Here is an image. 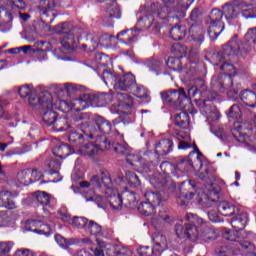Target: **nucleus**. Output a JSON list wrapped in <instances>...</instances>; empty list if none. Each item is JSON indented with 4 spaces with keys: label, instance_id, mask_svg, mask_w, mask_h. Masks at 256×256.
I'll return each instance as SVG.
<instances>
[{
    "label": "nucleus",
    "instance_id": "nucleus-1",
    "mask_svg": "<svg viewBox=\"0 0 256 256\" xmlns=\"http://www.w3.org/2000/svg\"><path fill=\"white\" fill-rule=\"evenodd\" d=\"M211 84L214 89L213 91H207L205 82L200 81L198 86L190 87L187 92H185L184 88L163 92L162 99L165 103H168L176 109H185L186 111H189L192 107L191 99L197 97V94L199 93L202 98L196 100V105L199 106L200 110L206 115L208 121H218L221 117L219 111H217L216 107L207 103H209V101H214V99L217 98V91L223 93V84H217V78H213Z\"/></svg>",
    "mask_w": 256,
    "mask_h": 256
},
{
    "label": "nucleus",
    "instance_id": "nucleus-2",
    "mask_svg": "<svg viewBox=\"0 0 256 256\" xmlns=\"http://www.w3.org/2000/svg\"><path fill=\"white\" fill-rule=\"evenodd\" d=\"M175 138L179 141L178 149L185 150L193 147L194 150L189 153L187 158L179 160L176 167L167 161L160 165L163 175L159 178V183L156 185L157 189L169 185V183H171L169 175H175L177 171H180V173H189V171H193V169L194 171H199V169L203 167V160H201L202 154L195 142H191V136L187 134V132L180 131L175 134Z\"/></svg>",
    "mask_w": 256,
    "mask_h": 256
},
{
    "label": "nucleus",
    "instance_id": "nucleus-3",
    "mask_svg": "<svg viewBox=\"0 0 256 256\" xmlns=\"http://www.w3.org/2000/svg\"><path fill=\"white\" fill-rule=\"evenodd\" d=\"M241 3V0H234L230 4H225L223 7V12L219 9H213L207 19V24L209 25L208 33L210 37L217 39L223 31H225V24L221 21L223 19V13L226 19H235L239 13H241V8L236 6Z\"/></svg>",
    "mask_w": 256,
    "mask_h": 256
},
{
    "label": "nucleus",
    "instance_id": "nucleus-4",
    "mask_svg": "<svg viewBox=\"0 0 256 256\" xmlns=\"http://www.w3.org/2000/svg\"><path fill=\"white\" fill-rule=\"evenodd\" d=\"M92 185L95 187H104L101 191L107 197L108 203L112 209L119 211L123 209V194H120L113 187V180L109 172H102V176H95L92 179Z\"/></svg>",
    "mask_w": 256,
    "mask_h": 256
},
{
    "label": "nucleus",
    "instance_id": "nucleus-5",
    "mask_svg": "<svg viewBox=\"0 0 256 256\" xmlns=\"http://www.w3.org/2000/svg\"><path fill=\"white\" fill-rule=\"evenodd\" d=\"M152 14L142 16L138 20V27L141 29H154V31H159L161 28V22L169 19V7L161 6L159 3H154L151 5Z\"/></svg>",
    "mask_w": 256,
    "mask_h": 256
},
{
    "label": "nucleus",
    "instance_id": "nucleus-6",
    "mask_svg": "<svg viewBox=\"0 0 256 256\" xmlns=\"http://www.w3.org/2000/svg\"><path fill=\"white\" fill-rule=\"evenodd\" d=\"M253 126L247 127V124H238L232 129V137L238 141V143H244L248 151L256 153V146L246 131H251Z\"/></svg>",
    "mask_w": 256,
    "mask_h": 256
},
{
    "label": "nucleus",
    "instance_id": "nucleus-7",
    "mask_svg": "<svg viewBox=\"0 0 256 256\" xmlns=\"http://www.w3.org/2000/svg\"><path fill=\"white\" fill-rule=\"evenodd\" d=\"M28 103L33 109L38 111H41L42 109H51V107H53V97L47 92L41 93L39 96L32 94L28 98Z\"/></svg>",
    "mask_w": 256,
    "mask_h": 256
},
{
    "label": "nucleus",
    "instance_id": "nucleus-8",
    "mask_svg": "<svg viewBox=\"0 0 256 256\" xmlns=\"http://www.w3.org/2000/svg\"><path fill=\"white\" fill-rule=\"evenodd\" d=\"M227 95L233 101H237L240 98L246 107H251L252 109L256 107V94L253 91L244 90L239 94L237 90L230 89Z\"/></svg>",
    "mask_w": 256,
    "mask_h": 256
},
{
    "label": "nucleus",
    "instance_id": "nucleus-9",
    "mask_svg": "<svg viewBox=\"0 0 256 256\" xmlns=\"http://www.w3.org/2000/svg\"><path fill=\"white\" fill-rule=\"evenodd\" d=\"M111 149V142L104 139L98 146L95 144H84L78 150L79 155H84V157H95L99 151H108Z\"/></svg>",
    "mask_w": 256,
    "mask_h": 256
},
{
    "label": "nucleus",
    "instance_id": "nucleus-10",
    "mask_svg": "<svg viewBox=\"0 0 256 256\" xmlns=\"http://www.w3.org/2000/svg\"><path fill=\"white\" fill-rule=\"evenodd\" d=\"M248 51L249 48H247V50H241V47H239V40L237 39V36H234L229 44L222 47L220 54H222V57H224V59L227 61L229 57H233L235 55H245V53Z\"/></svg>",
    "mask_w": 256,
    "mask_h": 256
},
{
    "label": "nucleus",
    "instance_id": "nucleus-11",
    "mask_svg": "<svg viewBox=\"0 0 256 256\" xmlns=\"http://www.w3.org/2000/svg\"><path fill=\"white\" fill-rule=\"evenodd\" d=\"M105 94H86L83 98L77 99L75 105H90V107H105Z\"/></svg>",
    "mask_w": 256,
    "mask_h": 256
},
{
    "label": "nucleus",
    "instance_id": "nucleus-12",
    "mask_svg": "<svg viewBox=\"0 0 256 256\" xmlns=\"http://www.w3.org/2000/svg\"><path fill=\"white\" fill-rule=\"evenodd\" d=\"M116 101L118 103H113L110 108L113 113H121V111L133 107V97L129 96V94L118 93L116 95Z\"/></svg>",
    "mask_w": 256,
    "mask_h": 256
},
{
    "label": "nucleus",
    "instance_id": "nucleus-13",
    "mask_svg": "<svg viewBox=\"0 0 256 256\" xmlns=\"http://www.w3.org/2000/svg\"><path fill=\"white\" fill-rule=\"evenodd\" d=\"M54 107L55 105L52 103V107L42 109V119L45 125H55L56 127H61V125H65V123H67V120H65V118L57 119V113L53 111Z\"/></svg>",
    "mask_w": 256,
    "mask_h": 256
},
{
    "label": "nucleus",
    "instance_id": "nucleus-14",
    "mask_svg": "<svg viewBox=\"0 0 256 256\" xmlns=\"http://www.w3.org/2000/svg\"><path fill=\"white\" fill-rule=\"evenodd\" d=\"M137 85L135 75L128 73L122 76H118V80L115 84L116 91H133V87Z\"/></svg>",
    "mask_w": 256,
    "mask_h": 256
},
{
    "label": "nucleus",
    "instance_id": "nucleus-15",
    "mask_svg": "<svg viewBox=\"0 0 256 256\" xmlns=\"http://www.w3.org/2000/svg\"><path fill=\"white\" fill-rule=\"evenodd\" d=\"M152 239L154 243L152 248V255L159 256L163 253V251H167V249H169L167 238L163 234L155 233Z\"/></svg>",
    "mask_w": 256,
    "mask_h": 256
},
{
    "label": "nucleus",
    "instance_id": "nucleus-16",
    "mask_svg": "<svg viewBox=\"0 0 256 256\" xmlns=\"http://www.w3.org/2000/svg\"><path fill=\"white\" fill-rule=\"evenodd\" d=\"M224 239L227 241H236L238 245L242 249H247L249 253H253L255 251V245L246 240H239V231H226L223 235Z\"/></svg>",
    "mask_w": 256,
    "mask_h": 256
},
{
    "label": "nucleus",
    "instance_id": "nucleus-17",
    "mask_svg": "<svg viewBox=\"0 0 256 256\" xmlns=\"http://www.w3.org/2000/svg\"><path fill=\"white\" fill-rule=\"evenodd\" d=\"M211 63L215 66H220L221 71H225L229 75H235V67H233L227 60L222 56L221 52L214 53L212 55Z\"/></svg>",
    "mask_w": 256,
    "mask_h": 256
},
{
    "label": "nucleus",
    "instance_id": "nucleus-18",
    "mask_svg": "<svg viewBox=\"0 0 256 256\" xmlns=\"http://www.w3.org/2000/svg\"><path fill=\"white\" fill-rule=\"evenodd\" d=\"M61 45L65 51L71 53V51H75V49L79 47V38L75 36V33L70 32L69 34H65L63 36Z\"/></svg>",
    "mask_w": 256,
    "mask_h": 256
},
{
    "label": "nucleus",
    "instance_id": "nucleus-19",
    "mask_svg": "<svg viewBox=\"0 0 256 256\" xmlns=\"http://www.w3.org/2000/svg\"><path fill=\"white\" fill-rule=\"evenodd\" d=\"M57 4L53 0L43 1L41 4L42 9V17L50 18L47 22L53 23V19L57 17V12H55V8Z\"/></svg>",
    "mask_w": 256,
    "mask_h": 256
},
{
    "label": "nucleus",
    "instance_id": "nucleus-20",
    "mask_svg": "<svg viewBox=\"0 0 256 256\" xmlns=\"http://www.w3.org/2000/svg\"><path fill=\"white\" fill-rule=\"evenodd\" d=\"M217 209L218 213L224 217H233L234 215H239V210H241L239 207L227 201L219 202Z\"/></svg>",
    "mask_w": 256,
    "mask_h": 256
},
{
    "label": "nucleus",
    "instance_id": "nucleus-21",
    "mask_svg": "<svg viewBox=\"0 0 256 256\" xmlns=\"http://www.w3.org/2000/svg\"><path fill=\"white\" fill-rule=\"evenodd\" d=\"M231 217V226L233 227V229H235V231H243V229H245V227L247 226V221L249 219L247 213L239 210L238 214H234V216Z\"/></svg>",
    "mask_w": 256,
    "mask_h": 256
},
{
    "label": "nucleus",
    "instance_id": "nucleus-22",
    "mask_svg": "<svg viewBox=\"0 0 256 256\" xmlns=\"http://www.w3.org/2000/svg\"><path fill=\"white\" fill-rule=\"evenodd\" d=\"M189 113H193L191 108H189V110L184 109V111L176 114L174 116V125H176V127H180V129H189Z\"/></svg>",
    "mask_w": 256,
    "mask_h": 256
},
{
    "label": "nucleus",
    "instance_id": "nucleus-23",
    "mask_svg": "<svg viewBox=\"0 0 256 256\" xmlns=\"http://www.w3.org/2000/svg\"><path fill=\"white\" fill-rule=\"evenodd\" d=\"M194 1L195 0H180L178 2V7H180V10H174V11L168 10L169 18L179 19V17H185V11H187V9L191 7V5H193Z\"/></svg>",
    "mask_w": 256,
    "mask_h": 256
},
{
    "label": "nucleus",
    "instance_id": "nucleus-24",
    "mask_svg": "<svg viewBox=\"0 0 256 256\" xmlns=\"http://www.w3.org/2000/svg\"><path fill=\"white\" fill-rule=\"evenodd\" d=\"M236 7H239L244 19H256V7L250 8L251 4L247 3V1L241 0V3H238Z\"/></svg>",
    "mask_w": 256,
    "mask_h": 256
},
{
    "label": "nucleus",
    "instance_id": "nucleus-25",
    "mask_svg": "<svg viewBox=\"0 0 256 256\" xmlns=\"http://www.w3.org/2000/svg\"><path fill=\"white\" fill-rule=\"evenodd\" d=\"M171 151H173V140L171 139L161 140L155 145L156 155H168Z\"/></svg>",
    "mask_w": 256,
    "mask_h": 256
},
{
    "label": "nucleus",
    "instance_id": "nucleus-26",
    "mask_svg": "<svg viewBox=\"0 0 256 256\" xmlns=\"http://www.w3.org/2000/svg\"><path fill=\"white\" fill-rule=\"evenodd\" d=\"M0 207L5 209H17L15 201H13V194L9 191L0 192Z\"/></svg>",
    "mask_w": 256,
    "mask_h": 256
},
{
    "label": "nucleus",
    "instance_id": "nucleus-27",
    "mask_svg": "<svg viewBox=\"0 0 256 256\" xmlns=\"http://www.w3.org/2000/svg\"><path fill=\"white\" fill-rule=\"evenodd\" d=\"M14 17H17V13L13 12V10L5 12L6 19H4V20L0 19L1 33H9V31H11V28H12L11 23L13 22Z\"/></svg>",
    "mask_w": 256,
    "mask_h": 256
},
{
    "label": "nucleus",
    "instance_id": "nucleus-28",
    "mask_svg": "<svg viewBox=\"0 0 256 256\" xmlns=\"http://www.w3.org/2000/svg\"><path fill=\"white\" fill-rule=\"evenodd\" d=\"M106 13L112 19H121V7L113 0H106Z\"/></svg>",
    "mask_w": 256,
    "mask_h": 256
},
{
    "label": "nucleus",
    "instance_id": "nucleus-29",
    "mask_svg": "<svg viewBox=\"0 0 256 256\" xmlns=\"http://www.w3.org/2000/svg\"><path fill=\"white\" fill-rule=\"evenodd\" d=\"M122 203L128 209H135L137 207V196L131 191L122 192Z\"/></svg>",
    "mask_w": 256,
    "mask_h": 256
},
{
    "label": "nucleus",
    "instance_id": "nucleus-30",
    "mask_svg": "<svg viewBox=\"0 0 256 256\" xmlns=\"http://www.w3.org/2000/svg\"><path fill=\"white\" fill-rule=\"evenodd\" d=\"M144 198L145 201L147 203H150L151 205H154L155 207H159V205H161V203H163V201H166L165 198H163V196H161L160 192H146L144 194Z\"/></svg>",
    "mask_w": 256,
    "mask_h": 256
},
{
    "label": "nucleus",
    "instance_id": "nucleus-31",
    "mask_svg": "<svg viewBox=\"0 0 256 256\" xmlns=\"http://www.w3.org/2000/svg\"><path fill=\"white\" fill-rule=\"evenodd\" d=\"M199 239H201L204 243H208V241H213L217 239V232L215 231V229L206 226L202 230H200Z\"/></svg>",
    "mask_w": 256,
    "mask_h": 256
},
{
    "label": "nucleus",
    "instance_id": "nucleus-32",
    "mask_svg": "<svg viewBox=\"0 0 256 256\" xmlns=\"http://www.w3.org/2000/svg\"><path fill=\"white\" fill-rule=\"evenodd\" d=\"M17 180L19 181L20 185H31V183H33V178H31V169L18 172Z\"/></svg>",
    "mask_w": 256,
    "mask_h": 256
},
{
    "label": "nucleus",
    "instance_id": "nucleus-33",
    "mask_svg": "<svg viewBox=\"0 0 256 256\" xmlns=\"http://www.w3.org/2000/svg\"><path fill=\"white\" fill-rule=\"evenodd\" d=\"M53 155L54 157H58V159H66V157H69L71 155L69 146H67L66 144H62L55 147L53 149Z\"/></svg>",
    "mask_w": 256,
    "mask_h": 256
},
{
    "label": "nucleus",
    "instance_id": "nucleus-34",
    "mask_svg": "<svg viewBox=\"0 0 256 256\" xmlns=\"http://www.w3.org/2000/svg\"><path fill=\"white\" fill-rule=\"evenodd\" d=\"M157 206H154L153 204L147 202L146 200L144 202H142L139 206H138V211L139 213H141L142 215H155V209Z\"/></svg>",
    "mask_w": 256,
    "mask_h": 256
},
{
    "label": "nucleus",
    "instance_id": "nucleus-35",
    "mask_svg": "<svg viewBox=\"0 0 256 256\" xmlns=\"http://www.w3.org/2000/svg\"><path fill=\"white\" fill-rule=\"evenodd\" d=\"M86 229L90 233V235H95L96 237L103 235V228L101 227V225L93 220H88Z\"/></svg>",
    "mask_w": 256,
    "mask_h": 256
},
{
    "label": "nucleus",
    "instance_id": "nucleus-36",
    "mask_svg": "<svg viewBox=\"0 0 256 256\" xmlns=\"http://www.w3.org/2000/svg\"><path fill=\"white\" fill-rule=\"evenodd\" d=\"M88 223L89 219L85 217L74 216L70 220V225H72V227H75L76 229H87Z\"/></svg>",
    "mask_w": 256,
    "mask_h": 256
},
{
    "label": "nucleus",
    "instance_id": "nucleus-37",
    "mask_svg": "<svg viewBox=\"0 0 256 256\" xmlns=\"http://www.w3.org/2000/svg\"><path fill=\"white\" fill-rule=\"evenodd\" d=\"M200 237L199 230L197 229L196 225L188 224L186 226V238L190 241H197Z\"/></svg>",
    "mask_w": 256,
    "mask_h": 256
},
{
    "label": "nucleus",
    "instance_id": "nucleus-38",
    "mask_svg": "<svg viewBox=\"0 0 256 256\" xmlns=\"http://www.w3.org/2000/svg\"><path fill=\"white\" fill-rule=\"evenodd\" d=\"M199 179L208 183V185H213V182L216 181L215 174L210 172L209 169L204 168L198 174Z\"/></svg>",
    "mask_w": 256,
    "mask_h": 256
},
{
    "label": "nucleus",
    "instance_id": "nucleus-39",
    "mask_svg": "<svg viewBox=\"0 0 256 256\" xmlns=\"http://www.w3.org/2000/svg\"><path fill=\"white\" fill-rule=\"evenodd\" d=\"M97 125H98L99 131H101V133H104V134L111 133V130L113 129V125H111V122L107 121L103 117H98Z\"/></svg>",
    "mask_w": 256,
    "mask_h": 256
},
{
    "label": "nucleus",
    "instance_id": "nucleus-40",
    "mask_svg": "<svg viewBox=\"0 0 256 256\" xmlns=\"http://www.w3.org/2000/svg\"><path fill=\"white\" fill-rule=\"evenodd\" d=\"M170 36L174 41H181L185 38V28L181 26H175L170 31Z\"/></svg>",
    "mask_w": 256,
    "mask_h": 256
},
{
    "label": "nucleus",
    "instance_id": "nucleus-41",
    "mask_svg": "<svg viewBox=\"0 0 256 256\" xmlns=\"http://www.w3.org/2000/svg\"><path fill=\"white\" fill-rule=\"evenodd\" d=\"M125 179L130 187H139L141 185V180H139V176L134 172L127 171Z\"/></svg>",
    "mask_w": 256,
    "mask_h": 256
},
{
    "label": "nucleus",
    "instance_id": "nucleus-42",
    "mask_svg": "<svg viewBox=\"0 0 256 256\" xmlns=\"http://www.w3.org/2000/svg\"><path fill=\"white\" fill-rule=\"evenodd\" d=\"M103 173H109V171L105 170V169H101L96 175L92 176L91 179H90V182L88 181H82L80 182V187H93L94 189H98L99 191H103V188L104 187H97L95 185H93V179H95V177H103Z\"/></svg>",
    "mask_w": 256,
    "mask_h": 256
},
{
    "label": "nucleus",
    "instance_id": "nucleus-43",
    "mask_svg": "<svg viewBox=\"0 0 256 256\" xmlns=\"http://www.w3.org/2000/svg\"><path fill=\"white\" fill-rule=\"evenodd\" d=\"M102 79L105 83V85H112L115 89V84L117 83L119 76L109 72V71H104L102 75Z\"/></svg>",
    "mask_w": 256,
    "mask_h": 256
},
{
    "label": "nucleus",
    "instance_id": "nucleus-44",
    "mask_svg": "<svg viewBox=\"0 0 256 256\" xmlns=\"http://www.w3.org/2000/svg\"><path fill=\"white\" fill-rule=\"evenodd\" d=\"M131 92L138 97V99H147L149 97V92L143 86L134 85Z\"/></svg>",
    "mask_w": 256,
    "mask_h": 256
},
{
    "label": "nucleus",
    "instance_id": "nucleus-45",
    "mask_svg": "<svg viewBox=\"0 0 256 256\" xmlns=\"http://www.w3.org/2000/svg\"><path fill=\"white\" fill-rule=\"evenodd\" d=\"M33 85L25 84L18 89V93L22 99L31 97L34 93Z\"/></svg>",
    "mask_w": 256,
    "mask_h": 256
},
{
    "label": "nucleus",
    "instance_id": "nucleus-46",
    "mask_svg": "<svg viewBox=\"0 0 256 256\" xmlns=\"http://www.w3.org/2000/svg\"><path fill=\"white\" fill-rule=\"evenodd\" d=\"M71 29L72 26L66 22L55 26L54 31L55 33H58V35H68L69 33H73Z\"/></svg>",
    "mask_w": 256,
    "mask_h": 256
},
{
    "label": "nucleus",
    "instance_id": "nucleus-47",
    "mask_svg": "<svg viewBox=\"0 0 256 256\" xmlns=\"http://www.w3.org/2000/svg\"><path fill=\"white\" fill-rule=\"evenodd\" d=\"M36 200L40 205H49L51 203V196L47 192L38 191L36 192Z\"/></svg>",
    "mask_w": 256,
    "mask_h": 256
},
{
    "label": "nucleus",
    "instance_id": "nucleus-48",
    "mask_svg": "<svg viewBox=\"0 0 256 256\" xmlns=\"http://www.w3.org/2000/svg\"><path fill=\"white\" fill-rule=\"evenodd\" d=\"M167 67L172 69V71H181V59L169 57L167 60Z\"/></svg>",
    "mask_w": 256,
    "mask_h": 256
},
{
    "label": "nucleus",
    "instance_id": "nucleus-49",
    "mask_svg": "<svg viewBox=\"0 0 256 256\" xmlns=\"http://www.w3.org/2000/svg\"><path fill=\"white\" fill-rule=\"evenodd\" d=\"M85 201L88 203L89 201H95L97 203L98 207H105L107 205V196L106 198L103 196H85L84 195Z\"/></svg>",
    "mask_w": 256,
    "mask_h": 256
},
{
    "label": "nucleus",
    "instance_id": "nucleus-50",
    "mask_svg": "<svg viewBox=\"0 0 256 256\" xmlns=\"http://www.w3.org/2000/svg\"><path fill=\"white\" fill-rule=\"evenodd\" d=\"M193 197H195V193L193 192H189V193H182L179 197H178V204H180L181 207H185L187 205V203H189V201H191V199H193Z\"/></svg>",
    "mask_w": 256,
    "mask_h": 256
},
{
    "label": "nucleus",
    "instance_id": "nucleus-51",
    "mask_svg": "<svg viewBox=\"0 0 256 256\" xmlns=\"http://www.w3.org/2000/svg\"><path fill=\"white\" fill-rule=\"evenodd\" d=\"M68 139L70 143H77L78 145H81L83 143L84 136L78 131H73L69 134Z\"/></svg>",
    "mask_w": 256,
    "mask_h": 256
},
{
    "label": "nucleus",
    "instance_id": "nucleus-52",
    "mask_svg": "<svg viewBox=\"0 0 256 256\" xmlns=\"http://www.w3.org/2000/svg\"><path fill=\"white\" fill-rule=\"evenodd\" d=\"M241 115H243V112L241 111L239 105H232L229 110L228 117H230L231 119H240Z\"/></svg>",
    "mask_w": 256,
    "mask_h": 256
},
{
    "label": "nucleus",
    "instance_id": "nucleus-53",
    "mask_svg": "<svg viewBox=\"0 0 256 256\" xmlns=\"http://www.w3.org/2000/svg\"><path fill=\"white\" fill-rule=\"evenodd\" d=\"M46 165H47L51 175L57 173V171H59V169H61V161H59L57 159H54V160L48 162Z\"/></svg>",
    "mask_w": 256,
    "mask_h": 256
},
{
    "label": "nucleus",
    "instance_id": "nucleus-54",
    "mask_svg": "<svg viewBox=\"0 0 256 256\" xmlns=\"http://www.w3.org/2000/svg\"><path fill=\"white\" fill-rule=\"evenodd\" d=\"M186 221L193 223L194 225H203V219L193 213L186 214Z\"/></svg>",
    "mask_w": 256,
    "mask_h": 256
},
{
    "label": "nucleus",
    "instance_id": "nucleus-55",
    "mask_svg": "<svg viewBox=\"0 0 256 256\" xmlns=\"http://www.w3.org/2000/svg\"><path fill=\"white\" fill-rule=\"evenodd\" d=\"M114 151L119 155H126V157H129V147L127 145L116 144L114 146Z\"/></svg>",
    "mask_w": 256,
    "mask_h": 256
},
{
    "label": "nucleus",
    "instance_id": "nucleus-56",
    "mask_svg": "<svg viewBox=\"0 0 256 256\" xmlns=\"http://www.w3.org/2000/svg\"><path fill=\"white\" fill-rule=\"evenodd\" d=\"M12 11L15 9H26L27 8V0H11Z\"/></svg>",
    "mask_w": 256,
    "mask_h": 256
},
{
    "label": "nucleus",
    "instance_id": "nucleus-57",
    "mask_svg": "<svg viewBox=\"0 0 256 256\" xmlns=\"http://www.w3.org/2000/svg\"><path fill=\"white\" fill-rule=\"evenodd\" d=\"M175 231H176V235H177V237H179V239L187 238V234H186L187 228L183 227L182 224H176Z\"/></svg>",
    "mask_w": 256,
    "mask_h": 256
},
{
    "label": "nucleus",
    "instance_id": "nucleus-58",
    "mask_svg": "<svg viewBox=\"0 0 256 256\" xmlns=\"http://www.w3.org/2000/svg\"><path fill=\"white\" fill-rule=\"evenodd\" d=\"M245 39L250 45L252 43H256V28L248 30L247 34L245 35Z\"/></svg>",
    "mask_w": 256,
    "mask_h": 256
},
{
    "label": "nucleus",
    "instance_id": "nucleus-59",
    "mask_svg": "<svg viewBox=\"0 0 256 256\" xmlns=\"http://www.w3.org/2000/svg\"><path fill=\"white\" fill-rule=\"evenodd\" d=\"M13 249V242H0V255L10 253Z\"/></svg>",
    "mask_w": 256,
    "mask_h": 256
},
{
    "label": "nucleus",
    "instance_id": "nucleus-60",
    "mask_svg": "<svg viewBox=\"0 0 256 256\" xmlns=\"http://www.w3.org/2000/svg\"><path fill=\"white\" fill-rule=\"evenodd\" d=\"M99 38L93 37L91 40L88 41V51H95L96 49H99Z\"/></svg>",
    "mask_w": 256,
    "mask_h": 256
},
{
    "label": "nucleus",
    "instance_id": "nucleus-61",
    "mask_svg": "<svg viewBox=\"0 0 256 256\" xmlns=\"http://www.w3.org/2000/svg\"><path fill=\"white\" fill-rule=\"evenodd\" d=\"M9 221H11V218L7 215V212H0V227H7Z\"/></svg>",
    "mask_w": 256,
    "mask_h": 256
},
{
    "label": "nucleus",
    "instance_id": "nucleus-62",
    "mask_svg": "<svg viewBox=\"0 0 256 256\" xmlns=\"http://www.w3.org/2000/svg\"><path fill=\"white\" fill-rule=\"evenodd\" d=\"M203 13L201 12L200 8H194L190 14L191 21H199Z\"/></svg>",
    "mask_w": 256,
    "mask_h": 256
},
{
    "label": "nucleus",
    "instance_id": "nucleus-63",
    "mask_svg": "<svg viewBox=\"0 0 256 256\" xmlns=\"http://www.w3.org/2000/svg\"><path fill=\"white\" fill-rule=\"evenodd\" d=\"M113 39L112 35L109 34H103L100 39H98V42L100 45H109V42Z\"/></svg>",
    "mask_w": 256,
    "mask_h": 256
},
{
    "label": "nucleus",
    "instance_id": "nucleus-64",
    "mask_svg": "<svg viewBox=\"0 0 256 256\" xmlns=\"http://www.w3.org/2000/svg\"><path fill=\"white\" fill-rule=\"evenodd\" d=\"M15 256H35V254L29 249H19L16 251Z\"/></svg>",
    "mask_w": 256,
    "mask_h": 256
}]
</instances>
